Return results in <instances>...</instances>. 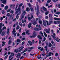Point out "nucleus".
<instances>
[{"instance_id": "nucleus-1", "label": "nucleus", "mask_w": 60, "mask_h": 60, "mask_svg": "<svg viewBox=\"0 0 60 60\" xmlns=\"http://www.w3.org/2000/svg\"><path fill=\"white\" fill-rule=\"evenodd\" d=\"M22 5V3L20 4L19 5L18 8L17 9V11H16L15 12V14H17L18 12H19V13L20 14L21 12V11L20 7H21Z\"/></svg>"}, {"instance_id": "nucleus-2", "label": "nucleus", "mask_w": 60, "mask_h": 60, "mask_svg": "<svg viewBox=\"0 0 60 60\" xmlns=\"http://www.w3.org/2000/svg\"><path fill=\"white\" fill-rule=\"evenodd\" d=\"M24 46H21L19 48V50L18 49H17L15 50L14 52H16L17 53L18 52H20L22 51L23 50V49L24 48Z\"/></svg>"}, {"instance_id": "nucleus-3", "label": "nucleus", "mask_w": 60, "mask_h": 60, "mask_svg": "<svg viewBox=\"0 0 60 60\" xmlns=\"http://www.w3.org/2000/svg\"><path fill=\"white\" fill-rule=\"evenodd\" d=\"M53 20L52 19H51L49 21V23H48V21H46V22L47 23V25L48 26H49V25H50L51 24H52V23L53 22Z\"/></svg>"}, {"instance_id": "nucleus-4", "label": "nucleus", "mask_w": 60, "mask_h": 60, "mask_svg": "<svg viewBox=\"0 0 60 60\" xmlns=\"http://www.w3.org/2000/svg\"><path fill=\"white\" fill-rule=\"evenodd\" d=\"M33 33L32 36H30L31 38H34L37 36L36 34V33L35 31H33Z\"/></svg>"}, {"instance_id": "nucleus-5", "label": "nucleus", "mask_w": 60, "mask_h": 60, "mask_svg": "<svg viewBox=\"0 0 60 60\" xmlns=\"http://www.w3.org/2000/svg\"><path fill=\"white\" fill-rule=\"evenodd\" d=\"M51 31L52 32V34H53V36H53V35H52V38H53L54 39H55L56 38V37H55V33H54V32H53V30H52Z\"/></svg>"}, {"instance_id": "nucleus-6", "label": "nucleus", "mask_w": 60, "mask_h": 60, "mask_svg": "<svg viewBox=\"0 0 60 60\" xmlns=\"http://www.w3.org/2000/svg\"><path fill=\"white\" fill-rule=\"evenodd\" d=\"M36 6L37 7V9L36 10V8H35V9H36V11H37V12H36V14L37 15V16H38V12L39 10V6L38 5V4H37L36 5Z\"/></svg>"}, {"instance_id": "nucleus-7", "label": "nucleus", "mask_w": 60, "mask_h": 60, "mask_svg": "<svg viewBox=\"0 0 60 60\" xmlns=\"http://www.w3.org/2000/svg\"><path fill=\"white\" fill-rule=\"evenodd\" d=\"M28 19L29 20H30L31 19H32L33 18V16L32 15H31V18L29 17L30 15L29 14H28Z\"/></svg>"}, {"instance_id": "nucleus-8", "label": "nucleus", "mask_w": 60, "mask_h": 60, "mask_svg": "<svg viewBox=\"0 0 60 60\" xmlns=\"http://www.w3.org/2000/svg\"><path fill=\"white\" fill-rule=\"evenodd\" d=\"M27 4H28V5H29V6L30 9L31 11H33L34 9H33V8H32V7H31V4H30V3H27Z\"/></svg>"}, {"instance_id": "nucleus-9", "label": "nucleus", "mask_w": 60, "mask_h": 60, "mask_svg": "<svg viewBox=\"0 0 60 60\" xmlns=\"http://www.w3.org/2000/svg\"><path fill=\"white\" fill-rule=\"evenodd\" d=\"M2 24H3L2 23H0V34L3 31V29H1H1Z\"/></svg>"}, {"instance_id": "nucleus-10", "label": "nucleus", "mask_w": 60, "mask_h": 60, "mask_svg": "<svg viewBox=\"0 0 60 60\" xmlns=\"http://www.w3.org/2000/svg\"><path fill=\"white\" fill-rule=\"evenodd\" d=\"M26 14L25 11H23V13H22V15L21 17V19H22V18H23L24 17V15H25Z\"/></svg>"}, {"instance_id": "nucleus-11", "label": "nucleus", "mask_w": 60, "mask_h": 60, "mask_svg": "<svg viewBox=\"0 0 60 60\" xmlns=\"http://www.w3.org/2000/svg\"><path fill=\"white\" fill-rule=\"evenodd\" d=\"M54 23L55 24H60V21H54Z\"/></svg>"}, {"instance_id": "nucleus-12", "label": "nucleus", "mask_w": 60, "mask_h": 60, "mask_svg": "<svg viewBox=\"0 0 60 60\" xmlns=\"http://www.w3.org/2000/svg\"><path fill=\"white\" fill-rule=\"evenodd\" d=\"M20 56H21V54L20 53H19L18 54H17V55L16 56V57L18 58V59H19V58H20Z\"/></svg>"}, {"instance_id": "nucleus-13", "label": "nucleus", "mask_w": 60, "mask_h": 60, "mask_svg": "<svg viewBox=\"0 0 60 60\" xmlns=\"http://www.w3.org/2000/svg\"><path fill=\"white\" fill-rule=\"evenodd\" d=\"M52 54V52H49L48 53V55L47 54V55L46 56H47V57H50V56H51Z\"/></svg>"}, {"instance_id": "nucleus-14", "label": "nucleus", "mask_w": 60, "mask_h": 60, "mask_svg": "<svg viewBox=\"0 0 60 60\" xmlns=\"http://www.w3.org/2000/svg\"><path fill=\"white\" fill-rule=\"evenodd\" d=\"M37 22H36L35 20H33L32 21V23L34 25H35L37 23Z\"/></svg>"}, {"instance_id": "nucleus-15", "label": "nucleus", "mask_w": 60, "mask_h": 60, "mask_svg": "<svg viewBox=\"0 0 60 60\" xmlns=\"http://www.w3.org/2000/svg\"><path fill=\"white\" fill-rule=\"evenodd\" d=\"M51 0H48L47 1V3L46 4V6H48L49 5V4H48V3H50V2H51Z\"/></svg>"}, {"instance_id": "nucleus-16", "label": "nucleus", "mask_w": 60, "mask_h": 60, "mask_svg": "<svg viewBox=\"0 0 60 60\" xmlns=\"http://www.w3.org/2000/svg\"><path fill=\"white\" fill-rule=\"evenodd\" d=\"M43 24L44 26H46V22H45V20H44L43 21Z\"/></svg>"}, {"instance_id": "nucleus-17", "label": "nucleus", "mask_w": 60, "mask_h": 60, "mask_svg": "<svg viewBox=\"0 0 60 60\" xmlns=\"http://www.w3.org/2000/svg\"><path fill=\"white\" fill-rule=\"evenodd\" d=\"M41 8L43 9L44 11H47V9H46L45 7H42Z\"/></svg>"}, {"instance_id": "nucleus-18", "label": "nucleus", "mask_w": 60, "mask_h": 60, "mask_svg": "<svg viewBox=\"0 0 60 60\" xmlns=\"http://www.w3.org/2000/svg\"><path fill=\"white\" fill-rule=\"evenodd\" d=\"M1 1H2V3L3 4H6L7 1L6 0H0Z\"/></svg>"}, {"instance_id": "nucleus-19", "label": "nucleus", "mask_w": 60, "mask_h": 60, "mask_svg": "<svg viewBox=\"0 0 60 60\" xmlns=\"http://www.w3.org/2000/svg\"><path fill=\"white\" fill-rule=\"evenodd\" d=\"M39 23L41 24V26H42V21L40 19H39Z\"/></svg>"}, {"instance_id": "nucleus-20", "label": "nucleus", "mask_w": 60, "mask_h": 60, "mask_svg": "<svg viewBox=\"0 0 60 60\" xmlns=\"http://www.w3.org/2000/svg\"><path fill=\"white\" fill-rule=\"evenodd\" d=\"M19 5V4H16V7L15 9V11H16L17 8V7L18 6V5Z\"/></svg>"}, {"instance_id": "nucleus-21", "label": "nucleus", "mask_w": 60, "mask_h": 60, "mask_svg": "<svg viewBox=\"0 0 60 60\" xmlns=\"http://www.w3.org/2000/svg\"><path fill=\"white\" fill-rule=\"evenodd\" d=\"M48 29L49 30H48V29H46L45 30L46 32L47 33H49V30H50V29L49 28Z\"/></svg>"}, {"instance_id": "nucleus-22", "label": "nucleus", "mask_w": 60, "mask_h": 60, "mask_svg": "<svg viewBox=\"0 0 60 60\" xmlns=\"http://www.w3.org/2000/svg\"><path fill=\"white\" fill-rule=\"evenodd\" d=\"M54 19L56 20H60V18H54Z\"/></svg>"}, {"instance_id": "nucleus-23", "label": "nucleus", "mask_w": 60, "mask_h": 60, "mask_svg": "<svg viewBox=\"0 0 60 60\" xmlns=\"http://www.w3.org/2000/svg\"><path fill=\"white\" fill-rule=\"evenodd\" d=\"M49 18L52 19V15L51 14H49Z\"/></svg>"}, {"instance_id": "nucleus-24", "label": "nucleus", "mask_w": 60, "mask_h": 60, "mask_svg": "<svg viewBox=\"0 0 60 60\" xmlns=\"http://www.w3.org/2000/svg\"><path fill=\"white\" fill-rule=\"evenodd\" d=\"M26 11H30V9L29 8L27 7V8H26Z\"/></svg>"}, {"instance_id": "nucleus-25", "label": "nucleus", "mask_w": 60, "mask_h": 60, "mask_svg": "<svg viewBox=\"0 0 60 60\" xmlns=\"http://www.w3.org/2000/svg\"><path fill=\"white\" fill-rule=\"evenodd\" d=\"M6 34L5 32H2L1 34V35L3 36V35H5Z\"/></svg>"}, {"instance_id": "nucleus-26", "label": "nucleus", "mask_w": 60, "mask_h": 60, "mask_svg": "<svg viewBox=\"0 0 60 60\" xmlns=\"http://www.w3.org/2000/svg\"><path fill=\"white\" fill-rule=\"evenodd\" d=\"M33 47H30L29 49L30 50H28V52H30V51H31L32 49H33Z\"/></svg>"}, {"instance_id": "nucleus-27", "label": "nucleus", "mask_w": 60, "mask_h": 60, "mask_svg": "<svg viewBox=\"0 0 60 60\" xmlns=\"http://www.w3.org/2000/svg\"><path fill=\"white\" fill-rule=\"evenodd\" d=\"M31 23H30L29 24L28 26V28H30L31 27Z\"/></svg>"}, {"instance_id": "nucleus-28", "label": "nucleus", "mask_w": 60, "mask_h": 60, "mask_svg": "<svg viewBox=\"0 0 60 60\" xmlns=\"http://www.w3.org/2000/svg\"><path fill=\"white\" fill-rule=\"evenodd\" d=\"M34 29L35 31H39V29L37 28H34Z\"/></svg>"}, {"instance_id": "nucleus-29", "label": "nucleus", "mask_w": 60, "mask_h": 60, "mask_svg": "<svg viewBox=\"0 0 60 60\" xmlns=\"http://www.w3.org/2000/svg\"><path fill=\"white\" fill-rule=\"evenodd\" d=\"M29 32V30H27L26 31V34H30V33H28Z\"/></svg>"}, {"instance_id": "nucleus-30", "label": "nucleus", "mask_w": 60, "mask_h": 60, "mask_svg": "<svg viewBox=\"0 0 60 60\" xmlns=\"http://www.w3.org/2000/svg\"><path fill=\"white\" fill-rule=\"evenodd\" d=\"M15 28H14L13 29V30L12 31V32L13 33V34H14L15 32H16V31L15 30Z\"/></svg>"}, {"instance_id": "nucleus-31", "label": "nucleus", "mask_w": 60, "mask_h": 60, "mask_svg": "<svg viewBox=\"0 0 60 60\" xmlns=\"http://www.w3.org/2000/svg\"><path fill=\"white\" fill-rule=\"evenodd\" d=\"M29 48H27L26 49H25V50H24V51H23V53L24 52L27 51V50H28V49Z\"/></svg>"}, {"instance_id": "nucleus-32", "label": "nucleus", "mask_w": 60, "mask_h": 60, "mask_svg": "<svg viewBox=\"0 0 60 60\" xmlns=\"http://www.w3.org/2000/svg\"><path fill=\"white\" fill-rule=\"evenodd\" d=\"M8 5H6L5 7V10H7L8 8Z\"/></svg>"}, {"instance_id": "nucleus-33", "label": "nucleus", "mask_w": 60, "mask_h": 60, "mask_svg": "<svg viewBox=\"0 0 60 60\" xmlns=\"http://www.w3.org/2000/svg\"><path fill=\"white\" fill-rule=\"evenodd\" d=\"M9 29H10L9 28H8L7 29V34H9Z\"/></svg>"}, {"instance_id": "nucleus-34", "label": "nucleus", "mask_w": 60, "mask_h": 60, "mask_svg": "<svg viewBox=\"0 0 60 60\" xmlns=\"http://www.w3.org/2000/svg\"><path fill=\"white\" fill-rule=\"evenodd\" d=\"M19 14V13H18L16 17V18L17 19H19V16H18V15Z\"/></svg>"}, {"instance_id": "nucleus-35", "label": "nucleus", "mask_w": 60, "mask_h": 60, "mask_svg": "<svg viewBox=\"0 0 60 60\" xmlns=\"http://www.w3.org/2000/svg\"><path fill=\"white\" fill-rule=\"evenodd\" d=\"M46 38H45V37H44V38H43V39L42 40V41L43 42L44 41H45V40H46Z\"/></svg>"}, {"instance_id": "nucleus-36", "label": "nucleus", "mask_w": 60, "mask_h": 60, "mask_svg": "<svg viewBox=\"0 0 60 60\" xmlns=\"http://www.w3.org/2000/svg\"><path fill=\"white\" fill-rule=\"evenodd\" d=\"M56 14H58V15H59L60 14V11H57V12H56Z\"/></svg>"}, {"instance_id": "nucleus-37", "label": "nucleus", "mask_w": 60, "mask_h": 60, "mask_svg": "<svg viewBox=\"0 0 60 60\" xmlns=\"http://www.w3.org/2000/svg\"><path fill=\"white\" fill-rule=\"evenodd\" d=\"M38 38H39L40 39H41L42 38V37L40 36V35H38Z\"/></svg>"}, {"instance_id": "nucleus-38", "label": "nucleus", "mask_w": 60, "mask_h": 60, "mask_svg": "<svg viewBox=\"0 0 60 60\" xmlns=\"http://www.w3.org/2000/svg\"><path fill=\"white\" fill-rule=\"evenodd\" d=\"M2 43L3 44L2 45V46H4L5 44V42L3 41L2 42Z\"/></svg>"}, {"instance_id": "nucleus-39", "label": "nucleus", "mask_w": 60, "mask_h": 60, "mask_svg": "<svg viewBox=\"0 0 60 60\" xmlns=\"http://www.w3.org/2000/svg\"><path fill=\"white\" fill-rule=\"evenodd\" d=\"M28 43L29 44H30V45H32V43H31V41H29Z\"/></svg>"}, {"instance_id": "nucleus-40", "label": "nucleus", "mask_w": 60, "mask_h": 60, "mask_svg": "<svg viewBox=\"0 0 60 60\" xmlns=\"http://www.w3.org/2000/svg\"><path fill=\"white\" fill-rule=\"evenodd\" d=\"M11 43V40H10L8 41V44H10Z\"/></svg>"}, {"instance_id": "nucleus-41", "label": "nucleus", "mask_w": 60, "mask_h": 60, "mask_svg": "<svg viewBox=\"0 0 60 60\" xmlns=\"http://www.w3.org/2000/svg\"><path fill=\"white\" fill-rule=\"evenodd\" d=\"M49 13V11H46V12H45V14L46 15H47Z\"/></svg>"}, {"instance_id": "nucleus-42", "label": "nucleus", "mask_w": 60, "mask_h": 60, "mask_svg": "<svg viewBox=\"0 0 60 60\" xmlns=\"http://www.w3.org/2000/svg\"><path fill=\"white\" fill-rule=\"evenodd\" d=\"M20 41V39H18L17 40V42H19Z\"/></svg>"}, {"instance_id": "nucleus-43", "label": "nucleus", "mask_w": 60, "mask_h": 60, "mask_svg": "<svg viewBox=\"0 0 60 60\" xmlns=\"http://www.w3.org/2000/svg\"><path fill=\"white\" fill-rule=\"evenodd\" d=\"M38 27L39 28V29H40V30H41V27H40V25H39Z\"/></svg>"}, {"instance_id": "nucleus-44", "label": "nucleus", "mask_w": 60, "mask_h": 60, "mask_svg": "<svg viewBox=\"0 0 60 60\" xmlns=\"http://www.w3.org/2000/svg\"><path fill=\"white\" fill-rule=\"evenodd\" d=\"M44 35H45V37H47V34H46L45 32H44Z\"/></svg>"}, {"instance_id": "nucleus-45", "label": "nucleus", "mask_w": 60, "mask_h": 60, "mask_svg": "<svg viewBox=\"0 0 60 60\" xmlns=\"http://www.w3.org/2000/svg\"><path fill=\"white\" fill-rule=\"evenodd\" d=\"M11 10V9H10V8L9 9H8V11H7V12H10V11Z\"/></svg>"}, {"instance_id": "nucleus-46", "label": "nucleus", "mask_w": 60, "mask_h": 60, "mask_svg": "<svg viewBox=\"0 0 60 60\" xmlns=\"http://www.w3.org/2000/svg\"><path fill=\"white\" fill-rule=\"evenodd\" d=\"M10 14L9 13H8L7 14V15L8 17H9V16H10Z\"/></svg>"}, {"instance_id": "nucleus-47", "label": "nucleus", "mask_w": 60, "mask_h": 60, "mask_svg": "<svg viewBox=\"0 0 60 60\" xmlns=\"http://www.w3.org/2000/svg\"><path fill=\"white\" fill-rule=\"evenodd\" d=\"M14 11H12V10H11L10 11V13L13 14L14 13Z\"/></svg>"}, {"instance_id": "nucleus-48", "label": "nucleus", "mask_w": 60, "mask_h": 60, "mask_svg": "<svg viewBox=\"0 0 60 60\" xmlns=\"http://www.w3.org/2000/svg\"><path fill=\"white\" fill-rule=\"evenodd\" d=\"M11 56H14V53H13V52H12L11 54Z\"/></svg>"}, {"instance_id": "nucleus-49", "label": "nucleus", "mask_w": 60, "mask_h": 60, "mask_svg": "<svg viewBox=\"0 0 60 60\" xmlns=\"http://www.w3.org/2000/svg\"><path fill=\"white\" fill-rule=\"evenodd\" d=\"M49 46L50 47H51L52 46V44H51L50 43H49Z\"/></svg>"}, {"instance_id": "nucleus-50", "label": "nucleus", "mask_w": 60, "mask_h": 60, "mask_svg": "<svg viewBox=\"0 0 60 60\" xmlns=\"http://www.w3.org/2000/svg\"><path fill=\"white\" fill-rule=\"evenodd\" d=\"M35 54V53H34V54H32L31 53H30V55L31 56H33V55H34Z\"/></svg>"}, {"instance_id": "nucleus-51", "label": "nucleus", "mask_w": 60, "mask_h": 60, "mask_svg": "<svg viewBox=\"0 0 60 60\" xmlns=\"http://www.w3.org/2000/svg\"><path fill=\"white\" fill-rule=\"evenodd\" d=\"M19 26H18L16 27V29H19Z\"/></svg>"}, {"instance_id": "nucleus-52", "label": "nucleus", "mask_w": 60, "mask_h": 60, "mask_svg": "<svg viewBox=\"0 0 60 60\" xmlns=\"http://www.w3.org/2000/svg\"><path fill=\"white\" fill-rule=\"evenodd\" d=\"M34 43H35V41L33 39L32 40V43L33 44H34Z\"/></svg>"}, {"instance_id": "nucleus-53", "label": "nucleus", "mask_w": 60, "mask_h": 60, "mask_svg": "<svg viewBox=\"0 0 60 60\" xmlns=\"http://www.w3.org/2000/svg\"><path fill=\"white\" fill-rule=\"evenodd\" d=\"M58 53H57V52H56V56H58Z\"/></svg>"}, {"instance_id": "nucleus-54", "label": "nucleus", "mask_w": 60, "mask_h": 60, "mask_svg": "<svg viewBox=\"0 0 60 60\" xmlns=\"http://www.w3.org/2000/svg\"><path fill=\"white\" fill-rule=\"evenodd\" d=\"M1 6L2 7H3L4 6V5L3 4H1Z\"/></svg>"}, {"instance_id": "nucleus-55", "label": "nucleus", "mask_w": 60, "mask_h": 60, "mask_svg": "<svg viewBox=\"0 0 60 60\" xmlns=\"http://www.w3.org/2000/svg\"><path fill=\"white\" fill-rule=\"evenodd\" d=\"M48 16H45V18L46 19H48Z\"/></svg>"}, {"instance_id": "nucleus-56", "label": "nucleus", "mask_w": 60, "mask_h": 60, "mask_svg": "<svg viewBox=\"0 0 60 60\" xmlns=\"http://www.w3.org/2000/svg\"><path fill=\"white\" fill-rule=\"evenodd\" d=\"M40 33L42 35V34H43V33L42 32V31H40Z\"/></svg>"}, {"instance_id": "nucleus-57", "label": "nucleus", "mask_w": 60, "mask_h": 60, "mask_svg": "<svg viewBox=\"0 0 60 60\" xmlns=\"http://www.w3.org/2000/svg\"><path fill=\"white\" fill-rule=\"evenodd\" d=\"M16 34H17V33L16 32H15V33L14 34V36H16Z\"/></svg>"}, {"instance_id": "nucleus-58", "label": "nucleus", "mask_w": 60, "mask_h": 60, "mask_svg": "<svg viewBox=\"0 0 60 60\" xmlns=\"http://www.w3.org/2000/svg\"><path fill=\"white\" fill-rule=\"evenodd\" d=\"M5 13V11H3L2 12V14H4Z\"/></svg>"}, {"instance_id": "nucleus-59", "label": "nucleus", "mask_w": 60, "mask_h": 60, "mask_svg": "<svg viewBox=\"0 0 60 60\" xmlns=\"http://www.w3.org/2000/svg\"><path fill=\"white\" fill-rule=\"evenodd\" d=\"M11 57H12V56L11 54V55L9 57V59H10L11 58Z\"/></svg>"}, {"instance_id": "nucleus-60", "label": "nucleus", "mask_w": 60, "mask_h": 60, "mask_svg": "<svg viewBox=\"0 0 60 60\" xmlns=\"http://www.w3.org/2000/svg\"><path fill=\"white\" fill-rule=\"evenodd\" d=\"M25 33L24 32L22 33V35H25Z\"/></svg>"}, {"instance_id": "nucleus-61", "label": "nucleus", "mask_w": 60, "mask_h": 60, "mask_svg": "<svg viewBox=\"0 0 60 60\" xmlns=\"http://www.w3.org/2000/svg\"><path fill=\"white\" fill-rule=\"evenodd\" d=\"M43 48L42 47V48H41V49H40V50L41 51H42L43 50Z\"/></svg>"}, {"instance_id": "nucleus-62", "label": "nucleus", "mask_w": 60, "mask_h": 60, "mask_svg": "<svg viewBox=\"0 0 60 60\" xmlns=\"http://www.w3.org/2000/svg\"><path fill=\"white\" fill-rule=\"evenodd\" d=\"M6 26H4V27L3 29V30H4V29H6Z\"/></svg>"}, {"instance_id": "nucleus-63", "label": "nucleus", "mask_w": 60, "mask_h": 60, "mask_svg": "<svg viewBox=\"0 0 60 60\" xmlns=\"http://www.w3.org/2000/svg\"><path fill=\"white\" fill-rule=\"evenodd\" d=\"M39 3H41V1L40 0H37Z\"/></svg>"}, {"instance_id": "nucleus-64", "label": "nucleus", "mask_w": 60, "mask_h": 60, "mask_svg": "<svg viewBox=\"0 0 60 60\" xmlns=\"http://www.w3.org/2000/svg\"><path fill=\"white\" fill-rule=\"evenodd\" d=\"M25 38H23L22 39V40H25Z\"/></svg>"}]
</instances>
